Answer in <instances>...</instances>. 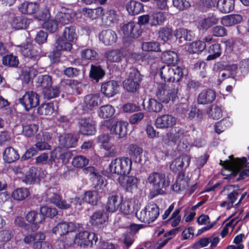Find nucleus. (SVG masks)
<instances>
[{"mask_svg": "<svg viewBox=\"0 0 249 249\" xmlns=\"http://www.w3.org/2000/svg\"><path fill=\"white\" fill-rule=\"evenodd\" d=\"M132 163L131 160L127 157L117 158L112 160L109 164V171L118 176L126 175L130 172Z\"/></svg>", "mask_w": 249, "mask_h": 249, "instance_id": "obj_1", "label": "nucleus"}, {"mask_svg": "<svg viewBox=\"0 0 249 249\" xmlns=\"http://www.w3.org/2000/svg\"><path fill=\"white\" fill-rule=\"evenodd\" d=\"M148 183L157 194H162L169 185V181L164 174L153 172L150 173L147 178Z\"/></svg>", "mask_w": 249, "mask_h": 249, "instance_id": "obj_2", "label": "nucleus"}, {"mask_svg": "<svg viewBox=\"0 0 249 249\" xmlns=\"http://www.w3.org/2000/svg\"><path fill=\"white\" fill-rule=\"evenodd\" d=\"M159 214V208L154 203H149L144 208L135 213L137 218L140 221L145 223L154 222Z\"/></svg>", "mask_w": 249, "mask_h": 249, "instance_id": "obj_3", "label": "nucleus"}, {"mask_svg": "<svg viewBox=\"0 0 249 249\" xmlns=\"http://www.w3.org/2000/svg\"><path fill=\"white\" fill-rule=\"evenodd\" d=\"M128 125L126 122L113 119L104 120L102 122V125L106 127L111 134L116 135L119 139L126 136Z\"/></svg>", "mask_w": 249, "mask_h": 249, "instance_id": "obj_4", "label": "nucleus"}, {"mask_svg": "<svg viewBox=\"0 0 249 249\" xmlns=\"http://www.w3.org/2000/svg\"><path fill=\"white\" fill-rule=\"evenodd\" d=\"M230 160L222 161L220 160V164L223 166L225 170H228L230 172L233 173L234 176L236 174L240 173V177L249 176V170L245 169L242 172L241 170L243 165L246 162L247 160L245 158L242 160L239 159H234L232 156H230Z\"/></svg>", "mask_w": 249, "mask_h": 249, "instance_id": "obj_5", "label": "nucleus"}, {"mask_svg": "<svg viewBox=\"0 0 249 249\" xmlns=\"http://www.w3.org/2000/svg\"><path fill=\"white\" fill-rule=\"evenodd\" d=\"M45 238L46 236L43 233L37 232L25 236L23 241L26 244H32L34 249H53L50 243L44 241Z\"/></svg>", "mask_w": 249, "mask_h": 249, "instance_id": "obj_6", "label": "nucleus"}, {"mask_svg": "<svg viewBox=\"0 0 249 249\" xmlns=\"http://www.w3.org/2000/svg\"><path fill=\"white\" fill-rule=\"evenodd\" d=\"M178 89L173 87L167 90L166 86L164 83L158 85L156 96L161 102L168 104L170 101L174 102L178 97Z\"/></svg>", "mask_w": 249, "mask_h": 249, "instance_id": "obj_7", "label": "nucleus"}, {"mask_svg": "<svg viewBox=\"0 0 249 249\" xmlns=\"http://www.w3.org/2000/svg\"><path fill=\"white\" fill-rule=\"evenodd\" d=\"M160 76L162 79L167 82H178L183 75L182 69L178 66L169 65L161 67Z\"/></svg>", "mask_w": 249, "mask_h": 249, "instance_id": "obj_8", "label": "nucleus"}, {"mask_svg": "<svg viewBox=\"0 0 249 249\" xmlns=\"http://www.w3.org/2000/svg\"><path fill=\"white\" fill-rule=\"evenodd\" d=\"M75 242L83 248H91L98 240L96 234L87 231L79 232L75 235Z\"/></svg>", "mask_w": 249, "mask_h": 249, "instance_id": "obj_9", "label": "nucleus"}, {"mask_svg": "<svg viewBox=\"0 0 249 249\" xmlns=\"http://www.w3.org/2000/svg\"><path fill=\"white\" fill-rule=\"evenodd\" d=\"M142 80L140 72L133 69L129 73L128 77L124 81V88L128 92H134L139 87V82Z\"/></svg>", "mask_w": 249, "mask_h": 249, "instance_id": "obj_10", "label": "nucleus"}, {"mask_svg": "<svg viewBox=\"0 0 249 249\" xmlns=\"http://www.w3.org/2000/svg\"><path fill=\"white\" fill-rule=\"evenodd\" d=\"M46 196L47 199L59 209H68L71 207L70 203L62 199L58 190L55 188L49 189L46 192Z\"/></svg>", "mask_w": 249, "mask_h": 249, "instance_id": "obj_11", "label": "nucleus"}, {"mask_svg": "<svg viewBox=\"0 0 249 249\" xmlns=\"http://www.w3.org/2000/svg\"><path fill=\"white\" fill-rule=\"evenodd\" d=\"M19 101L26 110H29L39 104V96L35 92L28 91L19 99Z\"/></svg>", "mask_w": 249, "mask_h": 249, "instance_id": "obj_12", "label": "nucleus"}, {"mask_svg": "<svg viewBox=\"0 0 249 249\" xmlns=\"http://www.w3.org/2000/svg\"><path fill=\"white\" fill-rule=\"evenodd\" d=\"M79 227V224L72 222H62L58 223L52 230L53 233L63 236L69 232L74 231Z\"/></svg>", "mask_w": 249, "mask_h": 249, "instance_id": "obj_13", "label": "nucleus"}, {"mask_svg": "<svg viewBox=\"0 0 249 249\" xmlns=\"http://www.w3.org/2000/svg\"><path fill=\"white\" fill-rule=\"evenodd\" d=\"M122 31L126 37L137 38L142 32L140 26L134 22H130L124 24L122 27Z\"/></svg>", "mask_w": 249, "mask_h": 249, "instance_id": "obj_14", "label": "nucleus"}, {"mask_svg": "<svg viewBox=\"0 0 249 249\" xmlns=\"http://www.w3.org/2000/svg\"><path fill=\"white\" fill-rule=\"evenodd\" d=\"M79 131L83 135H92L95 134L94 122L90 118H82L79 121Z\"/></svg>", "mask_w": 249, "mask_h": 249, "instance_id": "obj_15", "label": "nucleus"}, {"mask_svg": "<svg viewBox=\"0 0 249 249\" xmlns=\"http://www.w3.org/2000/svg\"><path fill=\"white\" fill-rule=\"evenodd\" d=\"M182 131L175 129L172 130L166 134L162 138V142L165 144L172 146L177 144L182 137Z\"/></svg>", "mask_w": 249, "mask_h": 249, "instance_id": "obj_16", "label": "nucleus"}, {"mask_svg": "<svg viewBox=\"0 0 249 249\" xmlns=\"http://www.w3.org/2000/svg\"><path fill=\"white\" fill-rule=\"evenodd\" d=\"M190 160L189 156L182 155L175 159L170 164V168L174 172L181 171L189 166Z\"/></svg>", "mask_w": 249, "mask_h": 249, "instance_id": "obj_17", "label": "nucleus"}, {"mask_svg": "<svg viewBox=\"0 0 249 249\" xmlns=\"http://www.w3.org/2000/svg\"><path fill=\"white\" fill-rule=\"evenodd\" d=\"M99 39L104 45L109 46L116 42L118 36L114 31L104 30L99 34Z\"/></svg>", "mask_w": 249, "mask_h": 249, "instance_id": "obj_18", "label": "nucleus"}, {"mask_svg": "<svg viewBox=\"0 0 249 249\" xmlns=\"http://www.w3.org/2000/svg\"><path fill=\"white\" fill-rule=\"evenodd\" d=\"M26 220L29 222L33 224L30 228L31 231H35L37 230L39 228L38 224L43 222L45 217L43 215L37 213L35 211H32L29 212L26 214Z\"/></svg>", "mask_w": 249, "mask_h": 249, "instance_id": "obj_19", "label": "nucleus"}, {"mask_svg": "<svg viewBox=\"0 0 249 249\" xmlns=\"http://www.w3.org/2000/svg\"><path fill=\"white\" fill-rule=\"evenodd\" d=\"M20 51L25 57L31 58L34 61H36L39 58L40 49L33 46L32 44L28 43L22 47Z\"/></svg>", "mask_w": 249, "mask_h": 249, "instance_id": "obj_20", "label": "nucleus"}, {"mask_svg": "<svg viewBox=\"0 0 249 249\" xmlns=\"http://www.w3.org/2000/svg\"><path fill=\"white\" fill-rule=\"evenodd\" d=\"M118 180L120 184L128 191L137 187L138 179L134 177L119 176Z\"/></svg>", "mask_w": 249, "mask_h": 249, "instance_id": "obj_21", "label": "nucleus"}, {"mask_svg": "<svg viewBox=\"0 0 249 249\" xmlns=\"http://www.w3.org/2000/svg\"><path fill=\"white\" fill-rule=\"evenodd\" d=\"M122 198L118 195L112 194L109 196L106 206V210L110 213L116 212L122 203Z\"/></svg>", "mask_w": 249, "mask_h": 249, "instance_id": "obj_22", "label": "nucleus"}, {"mask_svg": "<svg viewBox=\"0 0 249 249\" xmlns=\"http://www.w3.org/2000/svg\"><path fill=\"white\" fill-rule=\"evenodd\" d=\"M176 123V119L171 115L165 114L158 117L155 125L157 128H166L172 126Z\"/></svg>", "mask_w": 249, "mask_h": 249, "instance_id": "obj_23", "label": "nucleus"}, {"mask_svg": "<svg viewBox=\"0 0 249 249\" xmlns=\"http://www.w3.org/2000/svg\"><path fill=\"white\" fill-rule=\"evenodd\" d=\"M101 91L107 97H112L117 93L118 85L113 80L104 83L101 86Z\"/></svg>", "mask_w": 249, "mask_h": 249, "instance_id": "obj_24", "label": "nucleus"}, {"mask_svg": "<svg viewBox=\"0 0 249 249\" xmlns=\"http://www.w3.org/2000/svg\"><path fill=\"white\" fill-rule=\"evenodd\" d=\"M219 18L214 14H210L207 17L200 19L198 22V27L199 29L207 30L212 26L216 24Z\"/></svg>", "mask_w": 249, "mask_h": 249, "instance_id": "obj_25", "label": "nucleus"}, {"mask_svg": "<svg viewBox=\"0 0 249 249\" xmlns=\"http://www.w3.org/2000/svg\"><path fill=\"white\" fill-rule=\"evenodd\" d=\"M101 103L102 99L100 94H89L84 98V107L89 109H92Z\"/></svg>", "mask_w": 249, "mask_h": 249, "instance_id": "obj_26", "label": "nucleus"}, {"mask_svg": "<svg viewBox=\"0 0 249 249\" xmlns=\"http://www.w3.org/2000/svg\"><path fill=\"white\" fill-rule=\"evenodd\" d=\"M125 52L123 49H115L105 53V56L111 62H120L125 57Z\"/></svg>", "mask_w": 249, "mask_h": 249, "instance_id": "obj_27", "label": "nucleus"}, {"mask_svg": "<svg viewBox=\"0 0 249 249\" xmlns=\"http://www.w3.org/2000/svg\"><path fill=\"white\" fill-rule=\"evenodd\" d=\"M74 17V14L70 9H63L57 13L56 20L62 24H68L71 22Z\"/></svg>", "mask_w": 249, "mask_h": 249, "instance_id": "obj_28", "label": "nucleus"}, {"mask_svg": "<svg viewBox=\"0 0 249 249\" xmlns=\"http://www.w3.org/2000/svg\"><path fill=\"white\" fill-rule=\"evenodd\" d=\"M77 141V138L71 134H63L59 137L60 144L67 148L75 147Z\"/></svg>", "mask_w": 249, "mask_h": 249, "instance_id": "obj_29", "label": "nucleus"}, {"mask_svg": "<svg viewBox=\"0 0 249 249\" xmlns=\"http://www.w3.org/2000/svg\"><path fill=\"white\" fill-rule=\"evenodd\" d=\"M215 98V93L213 90H203L198 96L197 102L199 104H207L213 102Z\"/></svg>", "mask_w": 249, "mask_h": 249, "instance_id": "obj_30", "label": "nucleus"}, {"mask_svg": "<svg viewBox=\"0 0 249 249\" xmlns=\"http://www.w3.org/2000/svg\"><path fill=\"white\" fill-rule=\"evenodd\" d=\"M57 104L53 102L42 104L37 108V113L41 115L50 116L57 110Z\"/></svg>", "mask_w": 249, "mask_h": 249, "instance_id": "obj_31", "label": "nucleus"}, {"mask_svg": "<svg viewBox=\"0 0 249 249\" xmlns=\"http://www.w3.org/2000/svg\"><path fill=\"white\" fill-rule=\"evenodd\" d=\"M166 14L161 11H153L150 14V24L151 26H160L166 20Z\"/></svg>", "mask_w": 249, "mask_h": 249, "instance_id": "obj_32", "label": "nucleus"}, {"mask_svg": "<svg viewBox=\"0 0 249 249\" xmlns=\"http://www.w3.org/2000/svg\"><path fill=\"white\" fill-rule=\"evenodd\" d=\"M243 17L240 15L231 14L223 17L221 20V24L226 27H230L240 23Z\"/></svg>", "mask_w": 249, "mask_h": 249, "instance_id": "obj_33", "label": "nucleus"}, {"mask_svg": "<svg viewBox=\"0 0 249 249\" xmlns=\"http://www.w3.org/2000/svg\"><path fill=\"white\" fill-rule=\"evenodd\" d=\"M108 216L104 211H98L94 212L90 216L89 222L92 225H101L107 221Z\"/></svg>", "mask_w": 249, "mask_h": 249, "instance_id": "obj_34", "label": "nucleus"}, {"mask_svg": "<svg viewBox=\"0 0 249 249\" xmlns=\"http://www.w3.org/2000/svg\"><path fill=\"white\" fill-rule=\"evenodd\" d=\"M189 178L183 175H180L175 184L172 185L173 191L180 193L186 190L189 186Z\"/></svg>", "mask_w": 249, "mask_h": 249, "instance_id": "obj_35", "label": "nucleus"}, {"mask_svg": "<svg viewBox=\"0 0 249 249\" xmlns=\"http://www.w3.org/2000/svg\"><path fill=\"white\" fill-rule=\"evenodd\" d=\"M217 7L223 13H228L234 8V0H219Z\"/></svg>", "mask_w": 249, "mask_h": 249, "instance_id": "obj_36", "label": "nucleus"}, {"mask_svg": "<svg viewBox=\"0 0 249 249\" xmlns=\"http://www.w3.org/2000/svg\"><path fill=\"white\" fill-rule=\"evenodd\" d=\"M223 192L227 195L228 199L234 202L237 199V196L240 193L238 186L230 185L225 187Z\"/></svg>", "mask_w": 249, "mask_h": 249, "instance_id": "obj_37", "label": "nucleus"}, {"mask_svg": "<svg viewBox=\"0 0 249 249\" xmlns=\"http://www.w3.org/2000/svg\"><path fill=\"white\" fill-rule=\"evenodd\" d=\"M126 10L129 14L135 15L143 11V5L135 0H131L126 5Z\"/></svg>", "mask_w": 249, "mask_h": 249, "instance_id": "obj_38", "label": "nucleus"}, {"mask_svg": "<svg viewBox=\"0 0 249 249\" xmlns=\"http://www.w3.org/2000/svg\"><path fill=\"white\" fill-rule=\"evenodd\" d=\"M127 152L136 162H140L142 160V156L143 152L142 148L135 144H130L127 148Z\"/></svg>", "mask_w": 249, "mask_h": 249, "instance_id": "obj_39", "label": "nucleus"}, {"mask_svg": "<svg viewBox=\"0 0 249 249\" xmlns=\"http://www.w3.org/2000/svg\"><path fill=\"white\" fill-rule=\"evenodd\" d=\"M18 152L11 147L5 149L3 153V160L8 163H11L19 159Z\"/></svg>", "mask_w": 249, "mask_h": 249, "instance_id": "obj_40", "label": "nucleus"}, {"mask_svg": "<svg viewBox=\"0 0 249 249\" xmlns=\"http://www.w3.org/2000/svg\"><path fill=\"white\" fill-rule=\"evenodd\" d=\"M161 58L164 63L174 65L178 59L177 54L175 52L171 51L164 52L161 55Z\"/></svg>", "mask_w": 249, "mask_h": 249, "instance_id": "obj_41", "label": "nucleus"}, {"mask_svg": "<svg viewBox=\"0 0 249 249\" xmlns=\"http://www.w3.org/2000/svg\"><path fill=\"white\" fill-rule=\"evenodd\" d=\"M61 36L68 41L73 42L77 38L75 28L71 26L66 27Z\"/></svg>", "mask_w": 249, "mask_h": 249, "instance_id": "obj_42", "label": "nucleus"}, {"mask_svg": "<svg viewBox=\"0 0 249 249\" xmlns=\"http://www.w3.org/2000/svg\"><path fill=\"white\" fill-rule=\"evenodd\" d=\"M38 8V5L36 3L25 2L21 4L19 10L23 14H35Z\"/></svg>", "mask_w": 249, "mask_h": 249, "instance_id": "obj_43", "label": "nucleus"}, {"mask_svg": "<svg viewBox=\"0 0 249 249\" xmlns=\"http://www.w3.org/2000/svg\"><path fill=\"white\" fill-rule=\"evenodd\" d=\"M115 112L114 108L109 105L101 107L98 110V116L102 118H107L111 117Z\"/></svg>", "mask_w": 249, "mask_h": 249, "instance_id": "obj_44", "label": "nucleus"}, {"mask_svg": "<svg viewBox=\"0 0 249 249\" xmlns=\"http://www.w3.org/2000/svg\"><path fill=\"white\" fill-rule=\"evenodd\" d=\"M55 46L57 51H70L72 49L71 42L65 40L62 36L56 40Z\"/></svg>", "mask_w": 249, "mask_h": 249, "instance_id": "obj_45", "label": "nucleus"}, {"mask_svg": "<svg viewBox=\"0 0 249 249\" xmlns=\"http://www.w3.org/2000/svg\"><path fill=\"white\" fill-rule=\"evenodd\" d=\"M206 48V44L203 41H197L191 43L187 50L190 53H199Z\"/></svg>", "mask_w": 249, "mask_h": 249, "instance_id": "obj_46", "label": "nucleus"}, {"mask_svg": "<svg viewBox=\"0 0 249 249\" xmlns=\"http://www.w3.org/2000/svg\"><path fill=\"white\" fill-rule=\"evenodd\" d=\"M208 52L210 54L207 56V60H211L219 57L221 53V47L220 44L216 43L210 46Z\"/></svg>", "mask_w": 249, "mask_h": 249, "instance_id": "obj_47", "label": "nucleus"}, {"mask_svg": "<svg viewBox=\"0 0 249 249\" xmlns=\"http://www.w3.org/2000/svg\"><path fill=\"white\" fill-rule=\"evenodd\" d=\"M83 12L84 14L92 19H95L101 17L103 12V8L99 7L95 9L83 8Z\"/></svg>", "mask_w": 249, "mask_h": 249, "instance_id": "obj_48", "label": "nucleus"}, {"mask_svg": "<svg viewBox=\"0 0 249 249\" xmlns=\"http://www.w3.org/2000/svg\"><path fill=\"white\" fill-rule=\"evenodd\" d=\"M36 74V70L33 67H25L22 70L21 75L26 83L29 82L31 79L35 77Z\"/></svg>", "mask_w": 249, "mask_h": 249, "instance_id": "obj_49", "label": "nucleus"}, {"mask_svg": "<svg viewBox=\"0 0 249 249\" xmlns=\"http://www.w3.org/2000/svg\"><path fill=\"white\" fill-rule=\"evenodd\" d=\"M104 75L105 72L100 66L91 65L89 75L96 82H98Z\"/></svg>", "mask_w": 249, "mask_h": 249, "instance_id": "obj_50", "label": "nucleus"}, {"mask_svg": "<svg viewBox=\"0 0 249 249\" xmlns=\"http://www.w3.org/2000/svg\"><path fill=\"white\" fill-rule=\"evenodd\" d=\"M29 194V191L27 188H20L14 191L12 197L15 200H22L27 197Z\"/></svg>", "mask_w": 249, "mask_h": 249, "instance_id": "obj_51", "label": "nucleus"}, {"mask_svg": "<svg viewBox=\"0 0 249 249\" xmlns=\"http://www.w3.org/2000/svg\"><path fill=\"white\" fill-rule=\"evenodd\" d=\"M141 48L145 52L160 51V44L156 41L143 42L142 43Z\"/></svg>", "mask_w": 249, "mask_h": 249, "instance_id": "obj_52", "label": "nucleus"}, {"mask_svg": "<svg viewBox=\"0 0 249 249\" xmlns=\"http://www.w3.org/2000/svg\"><path fill=\"white\" fill-rule=\"evenodd\" d=\"M84 199L86 202L95 205L99 199L98 193L96 191H88L85 193Z\"/></svg>", "mask_w": 249, "mask_h": 249, "instance_id": "obj_53", "label": "nucleus"}, {"mask_svg": "<svg viewBox=\"0 0 249 249\" xmlns=\"http://www.w3.org/2000/svg\"><path fill=\"white\" fill-rule=\"evenodd\" d=\"M162 105L154 99H150L148 102L147 110L149 112H159L162 109Z\"/></svg>", "mask_w": 249, "mask_h": 249, "instance_id": "obj_54", "label": "nucleus"}, {"mask_svg": "<svg viewBox=\"0 0 249 249\" xmlns=\"http://www.w3.org/2000/svg\"><path fill=\"white\" fill-rule=\"evenodd\" d=\"M118 20V15L114 10H108L106 13L105 22L107 26H111V24L116 23Z\"/></svg>", "mask_w": 249, "mask_h": 249, "instance_id": "obj_55", "label": "nucleus"}, {"mask_svg": "<svg viewBox=\"0 0 249 249\" xmlns=\"http://www.w3.org/2000/svg\"><path fill=\"white\" fill-rule=\"evenodd\" d=\"M37 83L39 86L42 88L43 90L45 89H47L51 86L52 78L48 75L39 76L37 78Z\"/></svg>", "mask_w": 249, "mask_h": 249, "instance_id": "obj_56", "label": "nucleus"}, {"mask_svg": "<svg viewBox=\"0 0 249 249\" xmlns=\"http://www.w3.org/2000/svg\"><path fill=\"white\" fill-rule=\"evenodd\" d=\"M38 126L35 124H27L23 126V133L27 137L34 136L37 131Z\"/></svg>", "mask_w": 249, "mask_h": 249, "instance_id": "obj_57", "label": "nucleus"}, {"mask_svg": "<svg viewBox=\"0 0 249 249\" xmlns=\"http://www.w3.org/2000/svg\"><path fill=\"white\" fill-rule=\"evenodd\" d=\"M209 116L213 119L217 120L222 116L221 109L216 105H212L208 111Z\"/></svg>", "mask_w": 249, "mask_h": 249, "instance_id": "obj_58", "label": "nucleus"}, {"mask_svg": "<svg viewBox=\"0 0 249 249\" xmlns=\"http://www.w3.org/2000/svg\"><path fill=\"white\" fill-rule=\"evenodd\" d=\"M58 21L55 19H50L45 21L42 24L44 29L48 32L53 33L55 32L58 29Z\"/></svg>", "mask_w": 249, "mask_h": 249, "instance_id": "obj_59", "label": "nucleus"}, {"mask_svg": "<svg viewBox=\"0 0 249 249\" xmlns=\"http://www.w3.org/2000/svg\"><path fill=\"white\" fill-rule=\"evenodd\" d=\"M89 163V160L85 157L81 155L77 156L74 157L72 161V164L74 167L82 168Z\"/></svg>", "mask_w": 249, "mask_h": 249, "instance_id": "obj_60", "label": "nucleus"}, {"mask_svg": "<svg viewBox=\"0 0 249 249\" xmlns=\"http://www.w3.org/2000/svg\"><path fill=\"white\" fill-rule=\"evenodd\" d=\"M81 55L83 58L90 60L96 59L98 56V53L94 50L91 49L82 50Z\"/></svg>", "mask_w": 249, "mask_h": 249, "instance_id": "obj_61", "label": "nucleus"}, {"mask_svg": "<svg viewBox=\"0 0 249 249\" xmlns=\"http://www.w3.org/2000/svg\"><path fill=\"white\" fill-rule=\"evenodd\" d=\"M36 172V169L31 168L25 175L23 181L26 184H31L34 182L37 177Z\"/></svg>", "mask_w": 249, "mask_h": 249, "instance_id": "obj_62", "label": "nucleus"}, {"mask_svg": "<svg viewBox=\"0 0 249 249\" xmlns=\"http://www.w3.org/2000/svg\"><path fill=\"white\" fill-rule=\"evenodd\" d=\"M43 93L45 98L50 99L57 97L59 93V90L57 87L52 88L51 86L43 90Z\"/></svg>", "mask_w": 249, "mask_h": 249, "instance_id": "obj_63", "label": "nucleus"}, {"mask_svg": "<svg viewBox=\"0 0 249 249\" xmlns=\"http://www.w3.org/2000/svg\"><path fill=\"white\" fill-rule=\"evenodd\" d=\"M159 36L164 42H166L172 37V31L167 27H163L159 31Z\"/></svg>", "mask_w": 249, "mask_h": 249, "instance_id": "obj_64", "label": "nucleus"}]
</instances>
